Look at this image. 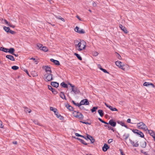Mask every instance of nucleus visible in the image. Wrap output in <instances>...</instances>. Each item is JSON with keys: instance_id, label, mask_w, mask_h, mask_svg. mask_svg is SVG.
Here are the masks:
<instances>
[{"instance_id": "f257e3e1", "label": "nucleus", "mask_w": 155, "mask_h": 155, "mask_svg": "<svg viewBox=\"0 0 155 155\" xmlns=\"http://www.w3.org/2000/svg\"><path fill=\"white\" fill-rule=\"evenodd\" d=\"M75 43L76 48L79 51H82L85 48L86 43L84 41L81 42H79L78 41H76Z\"/></svg>"}, {"instance_id": "f03ea898", "label": "nucleus", "mask_w": 155, "mask_h": 155, "mask_svg": "<svg viewBox=\"0 0 155 155\" xmlns=\"http://www.w3.org/2000/svg\"><path fill=\"white\" fill-rule=\"evenodd\" d=\"M72 103L75 106H77L78 107H80L82 105H89V103L88 100L87 99H84L82 100L79 103H76L73 100H72Z\"/></svg>"}, {"instance_id": "7ed1b4c3", "label": "nucleus", "mask_w": 155, "mask_h": 155, "mask_svg": "<svg viewBox=\"0 0 155 155\" xmlns=\"http://www.w3.org/2000/svg\"><path fill=\"white\" fill-rule=\"evenodd\" d=\"M137 126L138 128L143 130L145 131L148 130L147 126L143 122H140L137 123Z\"/></svg>"}, {"instance_id": "20e7f679", "label": "nucleus", "mask_w": 155, "mask_h": 155, "mask_svg": "<svg viewBox=\"0 0 155 155\" xmlns=\"http://www.w3.org/2000/svg\"><path fill=\"white\" fill-rule=\"evenodd\" d=\"M52 74H47L44 75L45 78V80L46 81H51L53 80Z\"/></svg>"}, {"instance_id": "39448f33", "label": "nucleus", "mask_w": 155, "mask_h": 155, "mask_svg": "<svg viewBox=\"0 0 155 155\" xmlns=\"http://www.w3.org/2000/svg\"><path fill=\"white\" fill-rule=\"evenodd\" d=\"M131 130V129H130ZM132 132L135 133L137 135L139 136L140 137L143 138L144 137V135L143 133L140 131L137 130L136 129H133L132 130Z\"/></svg>"}, {"instance_id": "423d86ee", "label": "nucleus", "mask_w": 155, "mask_h": 155, "mask_svg": "<svg viewBox=\"0 0 155 155\" xmlns=\"http://www.w3.org/2000/svg\"><path fill=\"white\" fill-rule=\"evenodd\" d=\"M74 30L76 32L80 34H83L85 33L84 31L82 29H80L79 27L76 26L74 29Z\"/></svg>"}, {"instance_id": "0eeeda50", "label": "nucleus", "mask_w": 155, "mask_h": 155, "mask_svg": "<svg viewBox=\"0 0 155 155\" xmlns=\"http://www.w3.org/2000/svg\"><path fill=\"white\" fill-rule=\"evenodd\" d=\"M107 124H109L111 126L113 127H115L116 125V123L115 121L112 119H110L108 123H107Z\"/></svg>"}, {"instance_id": "6e6552de", "label": "nucleus", "mask_w": 155, "mask_h": 155, "mask_svg": "<svg viewBox=\"0 0 155 155\" xmlns=\"http://www.w3.org/2000/svg\"><path fill=\"white\" fill-rule=\"evenodd\" d=\"M55 114L56 115L57 117L59 118L60 120H63L64 119V117L61 116L60 114H59L58 112V110H56L54 112Z\"/></svg>"}, {"instance_id": "1a4fd4ad", "label": "nucleus", "mask_w": 155, "mask_h": 155, "mask_svg": "<svg viewBox=\"0 0 155 155\" xmlns=\"http://www.w3.org/2000/svg\"><path fill=\"white\" fill-rule=\"evenodd\" d=\"M48 89L51 91L52 93L54 94H56L58 93L57 91L54 88H53L51 86L48 85Z\"/></svg>"}, {"instance_id": "9d476101", "label": "nucleus", "mask_w": 155, "mask_h": 155, "mask_svg": "<svg viewBox=\"0 0 155 155\" xmlns=\"http://www.w3.org/2000/svg\"><path fill=\"white\" fill-rule=\"evenodd\" d=\"M71 89L72 91L74 92V94H79L80 93V91L78 88L75 86L73 88H72Z\"/></svg>"}, {"instance_id": "9b49d317", "label": "nucleus", "mask_w": 155, "mask_h": 155, "mask_svg": "<svg viewBox=\"0 0 155 155\" xmlns=\"http://www.w3.org/2000/svg\"><path fill=\"white\" fill-rule=\"evenodd\" d=\"M110 148V147L106 143H105L102 147V150L104 152H106Z\"/></svg>"}, {"instance_id": "f8f14e48", "label": "nucleus", "mask_w": 155, "mask_h": 155, "mask_svg": "<svg viewBox=\"0 0 155 155\" xmlns=\"http://www.w3.org/2000/svg\"><path fill=\"white\" fill-rule=\"evenodd\" d=\"M119 27L122 30L124 33L126 34H127L128 33V31L127 30L126 28L124 26H123L121 25H119Z\"/></svg>"}, {"instance_id": "ddd939ff", "label": "nucleus", "mask_w": 155, "mask_h": 155, "mask_svg": "<svg viewBox=\"0 0 155 155\" xmlns=\"http://www.w3.org/2000/svg\"><path fill=\"white\" fill-rule=\"evenodd\" d=\"M143 85L144 86L148 87L149 85H151L153 87H154V85L152 83L145 82L143 84Z\"/></svg>"}, {"instance_id": "4468645a", "label": "nucleus", "mask_w": 155, "mask_h": 155, "mask_svg": "<svg viewBox=\"0 0 155 155\" xmlns=\"http://www.w3.org/2000/svg\"><path fill=\"white\" fill-rule=\"evenodd\" d=\"M50 61L54 63L56 65H60L59 62L58 60H55L51 58L50 59Z\"/></svg>"}, {"instance_id": "2eb2a0df", "label": "nucleus", "mask_w": 155, "mask_h": 155, "mask_svg": "<svg viewBox=\"0 0 155 155\" xmlns=\"http://www.w3.org/2000/svg\"><path fill=\"white\" fill-rule=\"evenodd\" d=\"M51 84L52 86L56 88L58 87L59 86V83L56 82H51Z\"/></svg>"}, {"instance_id": "dca6fc26", "label": "nucleus", "mask_w": 155, "mask_h": 155, "mask_svg": "<svg viewBox=\"0 0 155 155\" xmlns=\"http://www.w3.org/2000/svg\"><path fill=\"white\" fill-rule=\"evenodd\" d=\"M65 107H67V109H68V110L70 111H74V108L71 105H70L68 104H67L65 105Z\"/></svg>"}, {"instance_id": "f3484780", "label": "nucleus", "mask_w": 155, "mask_h": 155, "mask_svg": "<svg viewBox=\"0 0 155 155\" xmlns=\"http://www.w3.org/2000/svg\"><path fill=\"white\" fill-rule=\"evenodd\" d=\"M6 58L11 61H15V59L14 57L11 55H7L6 56Z\"/></svg>"}, {"instance_id": "a211bd4d", "label": "nucleus", "mask_w": 155, "mask_h": 155, "mask_svg": "<svg viewBox=\"0 0 155 155\" xmlns=\"http://www.w3.org/2000/svg\"><path fill=\"white\" fill-rule=\"evenodd\" d=\"M45 67H46L45 69L47 73L49 72V74H51L52 73L50 67H48V66H45Z\"/></svg>"}, {"instance_id": "6ab92c4d", "label": "nucleus", "mask_w": 155, "mask_h": 155, "mask_svg": "<svg viewBox=\"0 0 155 155\" xmlns=\"http://www.w3.org/2000/svg\"><path fill=\"white\" fill-rule=\"evenodd\" d=\"M148 131V133L150 134L153 138L155 137V134L153 131L151 130H147Z\"/></svg>"}, {"instance_id": "aec40b11", "label": "nucleus", "mask_w": 155, "mask_h": 155, "mask_svg": "<svg viewBox=\"0 0 155 155\" xmlns=\"http://www.w3.org/2000/svg\"><path fill=\"white\" fill-rule=\"evenodd\" d=\"M117 123L118 124H120L122 126H124L125 127L127 128H128L127 126L126 125L124 122H123L122 121H117Z\"/></svg>"}, {"instance_id": "412c9836", "label": "nucleus", "mask_w": 155, "mask_h": 155, "mask_svg": "<svg viewBox=\"0 0 155 155\" xmlns=\"http://www.w3.org/2000/svg\"><path fill=\"white\" fill-rule=\"evenodd\" d=\"M60 97L62 99H64L66 100H67V99L65 97V96L64 94V92H61L60 94L59 95Z\"/></svg>"}, {"instance_id": "4be33fe9", "label": "nucleus", "mask_w": 155, "mask_h": 155, "mask_svg": "<svg viewBox=\"0 0 155 155\" xmlns=\"http://www.w3.org/2000/svg\"><path fill=\"white\" fill-rule=\"evenodd\" d=\"M78 113V117L77 118H78L79 119L82 120L84 118V116L81 113L79 112Z\"/></svg>"}, {"instance_id": "5701e85b", "label": "nucleus", "mask_w": 155, "mask_h": 155, "mask_svg": "<svg viewBox=\"0 0 155 155\" xmlns=\"http://www.w3.org/2000/svg\"><path fill=\"white\" fill-rule=\"evenodd\" d=\"M15 51V49L13 48H11L8 49V52L12 54H13Z\"/></svg>"}, {"instance_id": "b1692460", "label": "nucleus", "mask_w": 155, "mask_h": 155, "mask_svg": "<svg viewBox=\"0 0 155 155\" xmlns=\"http://www.w3.org/2000/svg\"><path fill=\"white\" fill-rule=\"evenodd\" d=\"M98 112L101 117H102L104 116V113L102 110H98Z\"/></svg>"}, {"instance_id": "393cba45", "label": "nucleus", "mask_w": 155, "mask_h": 155, "mask_svg": "<svg viewBox=\"0 0 155 155\" xmlns=\"http://www.w3.org/2000/svg\"><path fill=\"white\" fill-rule=\"evenodd\" d=\"M8 49L7 48H5L3 47H1L0 48V50L1 51H3L5 52H8Z\"/></svg>"}, {"instance_id": "a878e982", "label": "nucleus", "mask_w": 155, "mask_h": 155, "mask_svg": "<svg viewBox=\"0 0 155 155\" xmlns=\"http://www.w3.org/2000/svg\"><path fill=\"white\" fill-rule=\"evenodd\" d=\"M60 85L64 88H67L68 87V85L64 82L61 83V84Z\"/></svg>"}, {"instance_id": "bb28decb", "label": "nucleus", "mask_w": 155, "mask_h": 155, "mask_svg": "<svg viewBox=\"0 0 155 155\" xmlns=\"http://www.w3.org/2000/svg\"><path fill=\"white\" fill-rule=\"evenodd\" d=\"M73 111L74 112L73 113V115L74 117L77 118L78 117V113H79L80 112L75 110H74Z\"/></svg>"}, {"instance_id": "cd10ccee", "label": "nucleus", "mask_w": 155, "mask_h": 155, "mask_svg": "<svg viewBox=\"0 0 155 155\" xmlns=\"http://www.w3.org/2000/svg\"><path fill=\"white\" fill-rule=\"evenodd\" d=\"M74 55L76 56L77 58L80 60L81 61L82 60V58L80 56V55L76 53H75L74 54Z\"/></svg>"}, {"instance_id": "c85d7f7f", "label": "nucleus", "mask_w": 155, "mask_h": 155, "mask_svg": "<svg viewBox=\"0 0 155 155\" xmlns=\"http://www.w3.org/2000/svg\"><path fill=\"white\" fill-rule=\"evenodd\" d=\"M130 136V134H124L123 135V137H124V139L125 140H126Z\"/></svg>"}, {"instance_id": "c756f323", "label": "nucleus", "mask_w": 155, "mask_h": 155, "mask_svg": "<svg viewBox=\"0 0 155 155\" xmlns=\"http://www.w3.org/2000/svg\"><path fill=\"white\" fill-rule=\"evenodd\" d=\"M98 108V107H93L92 109H91V111L92 113H94V112H96Z\"/></svg>"}, {"instance_id": "7c9ffc66", "label": "nucleus", "mask_w": 155, "mask_h": 155, "mask_svg": "<svg viewBox=\"0 0 155 155\" xmlns=\"http://www.w3.org/2000/svg\"><path fill=\"white\" fill-rule=\"evenodd\" d=\"M4 30L7 33H8L9 31L10 30V28L8 27H7L6 26H5L4 27Z\"/></svg>"}, {"instance_id": "2f4dec72", "label": "nucleus", "mask_w": 155, "mask_h": 155, "mask_svg": "<svg viewBox=\"0 0 155 155\" xmlns=\"http://www.w3.org/2000/svg\"><path fill=\"white\" fill-rule=\"evenodd\" d=\"M121 64L122 62L120 61H117L115 62L116 65L119 67H120V66L121 65Z\"/></svg>"}, {"instance_id": "473e14b6", "label": "nucleus", "mask_w": 155, "mask_h": 155, "mask_svg": "<svg viewBox=\"0 0 155 155\" xmlns=\"http://www.w3.org/2000/svg\"><path fill=\"white\" fill-rule=\"evenodd\" d=\"M41 50H42V51L45 52H47L48 50V48L45 46L42 47V48H41Z\"/></svg>"}, {"instance_id": "72a5a7b5", "label": "nucleus", "mask_w": 155, "mask_h": 155, "mask_svg": "<svg viewBox=\"0 0 155 155\" xmlns=\"http://www.w3.org/2000/svg\"><path fill=\"white\" fill-rule=\"evenodd\" d=\"M147 143L145 141L143 142L141 144V146L142 147L144 148L146 147Z\"/></svg>"}, {"instance_id": "f704fd0d", "label": "nucleus", "mask_w": 155, "mask_h": 155, "mask_svg": "<svg viewBox=\"0 0 155 155\" xmlns=\"http://www.w3.org/2000/svg\"><path fill=\"white\" fill-rule=\"evenodd\" d=\"M24 110L26 113L28 112V113H30L31 111V110L30 109H28L27 107H25V108Z\"/></svg>"}, {"instance_id": "c9c22d12", "label": "nucleus", "mask_w": 155, "mask_h": 155, "mask_svg": "<svg viewBox=\"0 0 155 155\" xmlns=\"http://www.w3.org/2000/svg\"><path fill=\"white\" fill-rule=\"evenodd\" d=\"M19 67L16 66H13L12 67V69L14 70H16L18 69Z\"/></svg>"}, {"instance_id": "e433bc0d", "label": "nucleus", "mask_w": 155, "mask_h": 155, "mask_svg": "<svg viewBox=\"0 0 155 155\" xmlns=\"http://www.w3.org/2000/svg\"><path fill=\"white\" fill-rule=\"evenodd\" d=\"M110 110L112 111H118V110L115 107H113L112 106L110 108Z\"/></svg>"}, {"instance_id": "4c0bfd02", "label": "nucleus", "mask_w": 155, "mask_h": 155, "mask_svg": "<svg viewBox=\"0 0 155 155\" xmlns=\"http://www.w3.org/2000/svg\"><path fill=\"white\" fill-rule=\"evenodd\" d=\"M98 119L102 123H103L105 124H107V122H105V121L103 120H102L100 118H98Z\"/></svg>"}, {"instance_id": "58836bf2", "label": "nucleus", "mask_w": 155, "mask_h": 155, "mask_svg": "<svg viewBox=\"0 0 155 155\" xmlns=\"http://www.w3.org/2000/svg\"><path fill=\"white\" fill-rule=\"evenodd\" d=\"M30 59L31 60H34V61H35V62L36 64H38V61H37L36 60V59L35 58H30Z\"/></svg>"}, {"instance_id": "ea45409f", "label": "nucleus", "mask_w": 155, "mask_h": 155, "mask_svg": "<svg viewBox=\"0 0 155 155\" xmlns=\"http://www.w3.org/2000/svg\"><path fill=\"white\" fill-rule=\"evenodd\" d=\"M50 109L51 110L53 111L54 113V112L56 111V110H57V109L56 108H54L52 107H50Z\"/></svg>"}, {"instance_id": "a19ab883", "label": "nucleus", "mask_w": 155, "mask_h": 155, "mask_svg": "<svg viewBox=\"0 0 155 155\" xmlns=\"http://www.w3.org/2000/svg\"><path fill=\"white\" fill-rule=\"evenodd\" d=\"M80 142L82 143L84 145H87V143H86V142H85L84 141L83 139L81 140Z\"/></svg>"}, {"instance_id": "79ce46f5", "label": "nucleus", "mask_w": 155, "mask_h": 155, "mask_svg": "<svg viewBox=\"0 0 155 155\" xmlns=\"http://www.w3.org/2000/svg\"><path fill=\"white\" fill-rule=\"evenodd\" d=\"M90 140L91 141V143H94L95 141V139L92 137V138H91Z\"/></svg>"}, {"instance_id": "37998d69", "label": "nucleus", "mask_w": 155, "mask_h": 155, "mask_svg": "<svg viewBox=\"0 0 155 155\" xmlns=\"http://www.w3.org/2000/svg\"><path fill=\"white\" fill-rule=\"evenodd\" d=\"M42 45L38 44L37 45V46L41 50L42 48Z\"/></svg>"}, {"instance_id": "c03bdc74", "label": "nucleus", "mask_w": 155, "mask_h": 155, "mask_svg": "<svg viewBox=\"0 0 155 155\" xmlns=\"http://www.w3.org/2000/svg\"><path fill=\"white\" fill-rule=\"evenodd\" d=\"M8 33H10L12 35H14L16 33V32L15 31H12V30H11L10 29V31H9V32Z\"/></svg>"}, {"instance_id": "a18cd8bd", "label": "nucleus", "mask_w": 155, "mask_h": 155, "mask_svg": "<svg viewBox=\"0 0 155 155\" xmlns=\"http://www.w3.org/2000/svg\"><path fill=\"white\" fill-rule=\"evenodd\" d=\"M87 139L90 140L91 138H92V136L88 134H87Z\"/></svg>"}, {"instance_id": "49530a36", "label": "nucleus", "mask_w": 155, "mask_h": 155, "mask_svg": "<svg viewBox=\"0 0 155 155\" xmlns=\"http://www.w3.org/2000/svg\"><path fill=\"white\" fill-rule=\"evenodd\" d=\"M75 135L77 137H83L82 136V135H80L78 133H75Z\"/></svg>"}, {"instance_id": "de8ad7c7", "label": "nucleus", "mask_w": 155, "mask_h": 155, "mask_svg": "<svg viewBox=\"0 0 155 155\" xmlns=\"http://www.w3.org/2000/svg\"><path fill=\"white\" fill-rule=\"evenodd\" d=\"M140 152L141 153L144 154L145 155H147V152H146L144 151L143 150H140Z\"/></svg>"}, {"instance_id": "09e8293b", "label": "nucleus", "mask_w": 155, "mask_h": 155, "mask_svg": "<svg viewBox=\"0 0 155 155\" xmlns=\"http://www.w3.org/2000/svg\"><path fill=\"white\" fill-rule=\"evenodd\" d=\"M102 70L103 71L104 73H107V74H109V73L106 70V69H102Z\"/></svg>"}, {"instance_id": "8fccbe9b", "label": "nucleus", "mask_w": 155, "mask_h": 155, "mask_svg": "<svg viewBox=\"0 0 155 155\" xmlns=\"http://www.w3.org/2000/svg\"><path fill=\"white\" fill-rule=\"evenodd\" d=\"M130 143L132 145H133V146H134V141H133L132 140H131L130 139H129V140Z\"/></svg>"}, {"instance_id": "3c124183", "label": "nucleus", "mask_w": 155, "mask_h": 155, "mask_svg": "<svg viewBox=\"0 0 155 155\" xmlns=\"http://www.w3.org/2000/svg\"><path fill=\"white\" fill-rule=\"evenodd\" d=\"M92 5L94 7H95L97 6V4H96V3L94 1L92 2Z\"/></svg>"}, {"instance_id": "603ef678", "label": "nucleus", "mask_w": 155, "mask_h": 155, "mask_svg": "<svg viewBox=\"0 0 155 155\" xmlns=\"http://www.w3.org/2000/svg\"><path fill=\"white\" fill-rule=\"evenodd\" d=\"M105 104V105L107 107L109 108L110 109V108H111V106L110 105H108V104H107L106 103H104Z\"/></svg>"}, {"instance_id": "864d4df0", "label": "nucleus", "mask_w": 155, "mask_h": 155, "mask_svg": "<svg viewBox=\"0 0 155 155\" xmlns=\"http://www.w3.org/2000/svg\"><path fill=\"white\" fill-rule=\"evenodd\" d=\"M79 107V108L81 109V110H86L85 108H84V107H83V106H81L80 107Z\"/></svg>"}, {"instance_id": "5fc2aeb1", "label": "nucleus", "mask_w": 155, "mask_h": 155, "mask_svg": "<svg viewBox=\"0 0 155 155\" xmlns=\"http://www.w3.org/2000/svg\"><path fill=\"white\" fill-rule=\"evenodd\" d=\"M119 151L120 152V153L121 154V155H125V154L123 152V151H122V150L121 149H120Z\"/></svg>"}, {"instance_id": "6e6d98bb", "label": "nucleus", "mask_w": 155, "mask_h": 155, "mask_svg": "<svg viewBox=\"0 0 155 155\" xmlns=\"http://www.w3.org/2000/svg\"><path fill=\"white\" fill-rule=\"evenodd\" d=\"M93 54L94 56H96L98 55V53L97 52L95 51L93 53Z\"/></svg>"}, {"instance_id": "4d7b16f0", "label": "nucleus", "mask_w": 155, "mask_h": 155, "mask_svg": "<svg viewBox=\"0 0 155 155\" xmlns=\"http://www.w3.org/2000/svg\"><path fill=\"white\" fill-rule=\"evenodd\" d=\"M24 71L30 77H31L30 75H29V74L28 73V71L26 70V69H25L24 70Z\"/></svg>"}, {"instance_id": "13d9d810", "label": "nucleus", "mask_w": 155, "mask_h": 155, "mask_svg": "<svg viewBox=\"0 0 155 155\" xmlns=\"http://www.w3.org/2000/svg\"><path fill=\"white\" fill-rule=\"evenodd\" d=\"M33 122L35 124L40 125L39 124L37 121L34 120Z\"/></svg>"}, {"instance_id": "bf43d9fd", "label": "nucleus", "mask_w": 155, "mask_h": 155, "mask_svg": "<svg viewBox=\"0 0 155 155\" xmlns=\"http://www.w3.org/2000/svg\"><path fill=\"white\" fill-rule=\"evenodd\" d=\"M98 68L101 70H102V69H103V68H102V67L101 66V64H98Z\"/></svg>"}, {"instance_id": "052dcab7", "label": "nucleus", "mask_w": 155, "mask_h": 155, "mask_svg": "<svg viewBox=\"0 0 155 155\" xmlns=\"http://www.w3.org/2000/svg\"><path fill=\"white\" fill-rule=\"evenodd\" d=\"M113 141V139H109L108 141V143H110L112 142Z\"/></svg>"}, {"instance_id": "680f3d73", "label": "nucleus", "mask_w": 155, "mask_h": 155, "mask_svg": "<svg viewBox=\"0 0 155 155\" xmlns=\"http://www.w3.org/2000/svg\"><path fill=\"white\" fill-rule=\"evenodd\" d=\"M76 17L78 19V20L79 21H82V19L80 18V17L78 16V15H77L76 16Z\"/></svg>"}, {"instance_id": "e2e57ef3", "label": "nucleus", "mask_w": 155, "mask_h": 155, "mask_svg": "<svg viewBox=\"0 0 155 155\" xmlns=\"http://www.w3.org/2000/svg\"><path fill=\"white\" fill-rule=\"evenodd\" d=\"M139 146V144L137 143V142L134 143V144L133 147H138Z\"/></svg>"}, {"instance_id": "0e129e2a", "label": "nucleus", "mask_w": 155, "mask_h": 155, "mask_svg": "<svg viewBox=\"0 0 155 155\" xmlns=\"http://www.w3.org/2000/svg\"><path fill=\"white\" fill-rule=\"evenodd\" d=\"M68 84L70 85V86L72 87V88H74V85H73L72 84H71V83H68Z\"/></svg>"}, {"instance_id": "69168bd1", "label": "nucleus", "mask_w": 155, "mask_h": 155, "mask_svg": "<svg viewBox=\"0 0 155 155\" xmlns=\"http://www.w3.org/2000/svg\"><path fill=\"white\" fill-rule=\"evenodd\" d=\"M118 54V55H117V57L119 59H121V57L120 55L118 54Z\"/></svg>"}, {"instance_id": "338daca9", "label": "nucleus", "mask_w": 155, "mask_h": 155, "mask_svg": "<svg viewBox=\"0 0 155 155\" xmlns=\"http://www.w3.org/2000/svg\"><path fill=\"white\" fill-rule=\"evenodd\" d=\"M2 127H3V125H2V122L1 120H0V127L2 128Z\"/></svg>"}, {"instance_id": "774afa93", "label": "nucleus", "mask_w": 155, "mask_h": 155, "mask_svg": "<svg viewBox=\"0 0 155 155\" xmlns=\"http://www.w3.org/2000/svg\"><path fill=\"white\" fill-rule=\"evenodd\" d=\"M127 122L128 123H130L131 119L130 118L128 119L127 120Z\"/></svg>"}]
</instances>
